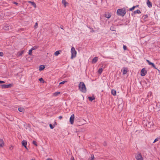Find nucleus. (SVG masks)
I'll use <instances>...</instances> for the list:
<instances>
[{
    "instance_id": "nucleus-1",
    "label": "nucleus",
    "mask_w": 160,
    "mask_h": 160,
    "mask_svg": "<svg viewBox=\"0 0 160 160\" xmlns=\"http://www.w3.org/2000/svg\"><path fill=\"white\" fill-rule=\"evenodd\" d=\"M126 13V9L124 8L119 9L117 10V13L118 15L122 17L124 16Z\"/></svg>"
},
{
    "instance_id": "nucleus-2",
    "label": "nucleus",
    "mask_w": 160,
    "mask_h": 160,
    "mask_svg": "<svg viewBox=\"0 0 160 160\" xmlns=\"http://www.w3.org/2000/svg\"><path fill=\"white\" fill-rule=\"evenodd\" d=\"M79 90L82 92L85 93L86 92V88L83 82H80L79 86Z\"/></svg>"
},
{
    "instance_id": "nucleus-3",
    "label": "nucleus",
    "mask_w": 160,
    "mask_h": 160,
    "mask_svg": "<svg viewBox=\"0 0 160 160\" xmlns=\"http://www.w3.org/2000/svg\"><path fill=\"white\" fill-rule=\"evenodd\" d=\"M71 59H73L75 58L76 56L77 52L76 51L75 48L73 47H72L71 49Z\"/></svg>"
},
{
    "instance_id": "nucleus-4",
    "label": "nucleus",
    "mask_w": 160,
    "mask_h": 160,
    "mask_svg": "<svg viewBox=\"0 0 160 160\" xmlns=\"http://www.w3.org/2000/svg\"><path fill=\"white\" fill-rule=\"evenodd\" d=\"M135 157L137 160H143V158L140 153H138Z\"/></svg>"
},
{
    "instance_id": "nucleus-5",
    "label": "nucleus",
    "mask_w": 160,
    "mask_h": 160,
    "mask_svg": "<svg viewBox=\"0 0 160 160\" xmlns=\"http://www.w3.org/2000/svg\"><path fill=\"white\" fill-rule=\"evenodd\" d=\"M12 86V85L11 84H3L1 85V87L2 88H10Z\"/></svg>"
},
{
    "instance_id": "nucleus-6",
    "label": "nucleus",
    "mask_w": 160,
    "mask_h": 160,
    "mask_svg": "<svg viewBox=\"0 0 160 160\" xmlns=\"http://www.w3.org/2000/svg\"><path fill=\"white\" fill-rule=\"evenodd\" d=\"M147 73V71L145 68H143L141 72L140 75L142 76H145Z\"/></svg>"
},
{
    "instance_id": "nucleus-7",
    "label": "nucleus",
    "mask_w": 160,
    "mask_h": 160,
    "mask_svg": "<svg viewBox=\"0 0 160 160\" xmlns=\"http://www.w3.org/2000/svg\"><path fill=\"white\" fill-rule=\"evenodd\" d=\"M74 118V114H72L71 115L70 118V122L71 124H73Z\"/></svg>"
},
{
    "instance_id": "nucleus-8",
    "label": "nucleus",
    "mask_w": 160,
    "mask_h": 160,
    "mask_svg": "<svg viewBox=\"0 0 160 160\" xmlns=\"http://www.w3.org/2000/svg\"><path fill=\"white\" fill-rule=\"evenodd\" d=\"M128 68H127L124 67L123 69L122 70L123 74V75L125 74L128 71Z\"/></svg>"
},
{
    "instance_id": "nucleus-9",
    "label": "nucleus",
    "mask_w": 160,
    "mask_h": 160,
    "mask_svg": "<svg viewBox=\"0 0 160 160\" xmlns=\"http://www.w3.org/2000/svg\"><path fill=\"white\" fill-rule=\"evenodd\" d=\"M4 144V141L2 139H0V147H3Z\"/></svg>"
},
{
    "instance_id": "nucleus-10",
    "label": "nucleus",
    "mask_w": 160,
    "mask_h": 160,
    "mask_svg": "<svg viewBox=\"0 0 160 160\" xmlns=\"http://www.w3.org/2000/svg\"><path fill=\"white\" fill-rule=\"evenodd\" d=\"M147 4L148 7L149 8H151L152 7V3L150 2L149 0H148L147 2Z\"/></svg>"
},
{
    "instance_id": "nucleus-11",
    "label": "nucleus",
    "mask_w": 160,
    "mask_h": 160,
    "mask_svg": "<svg viewBox=\"0 0 160 160\" xmlns=\"http://www.w3.org/2000/svg\"><path fill=\"white\" fill-rule=\"evenodd\" d=\"M111 15L108 12H106L105 14V17L108 18H110L111 17Z\"/></svg>"
},
{
    "instance_id": "nucleus-12",
    "label": "nucleus",
    "mask_w": 160,
    "mask_h": 160,
    "mask_svg": "<svg viewBox=\"0 0 160 160\" xmlns=\"http://www.w3.org/2000/svg\"><path fill=\"white\" fill-rule=\"evenodd\" d=\"M22 145L23 146H24L27 149V146H26L27 143V142L26 141H25V140L22 141Z\"/></svg>"
},
{
    "instance_id": "nucleus-13",
    "label": "nucleus",
    "mask_w": 160,
    "mask_h": 160,
    "mask_svg": "<svg viewBox=\"0 0 160 160\" xmlns=\"http://www.w3.org/2000/svg\"><path fill=\"white\" fill-rule=\"evenodd\" d=\"M98 58L97 57H95L92 60V62L93 63H95L97 62L98 60Z\"/></svg>"
},
{
    "instance_id": "nucleus-14",
    "label": "nucleus",
    "mask_w": 160,
    "mask_h": 160,
    "mask_svg": "<svg viewBox=\"0 0 160 160\" xmlns=\"http://www.w3.org/2000/svg\"><path fill=\"white\" fill-rule=\"evenodd\" d=\"M28 3H30L35 8L36 7V5L34 2L29 1H28Z\"/></svg>"
},
{
    "instance_id": "nucleus-15",
    "label": "nucleus",
    "mask_w": 160,
    "mask_h": 160,
    "mask_svg": "<svg viewBox=\"0 0 160 160\" xmlns=\"http://www.w3.org/2000/svg\"><path fill=\"white\" fill-rule=\"evenodd\" d=\"M18 111L21 112H24L25 111L24 109L22 108H18Z\"/></svg>"
},
{
    "instance_id": "nucleus-16",
    "label": "nucleus",
    "mask_w": 160,
    "mask_h": 160,
    "mask_svg": "<svg viewBox=\"0 0 160 160\" xmlns=\"http://www.w3.org/2000/svg\"><path fill=\"white\" fill-rule=\"evenodd\" d=\"M62 3L64 5L65 7L66 6L67 4H68V3L65 0H62Z\"/></svg>"
},
{
    "instance_id": "nucleus-17",
    "label": "nucleus",
    "mask_w": 160,
    "mask_h": 160,
    "mask_svg": "<svg viewBox=\"0 0 160 160\" xmlns=\"http://www.w3.org/2000/svg\"><path fill=\"white\" fill-rule=\"evenodd\" d=\"M112 94L114 96H115L116 94V91L114 90H112L111 91Z\"/></svg>"
},
{
    "instance_id": "nucleus-18",
    "label": "nucleus",
    "mask_w": 160,
    "mask_h": 160,
    "mask_svg": "<svg viewBox=\"0 0 160 160\" xmlns=\"http://www.w3.org/2000/svg\"><path fill=\"white\" fill-rule=\"evenodd\" d=\"M45 68V67L43 65H41L40 66L39 70L40 71H41L43 70Z\"/></svg>"
},
{
    "instance_id": "nucleus-19",
    "label": "nucleus",
    "mask_w": 160,
    "mask_h": 160,
    "mask_svg": "<svg viewBox=\"0 0 160 160\" xmlns=\"http://www.w3.org/2000/svg\"><path fill=\"white\" fill-rule=\"evenodd\" d=\"M153 124L152 122H148L147 123H146V126L149 127V126H151Z\"/></svg>"
},
{
    "instance_id": "nucleus-20",
    "label": "nucleus",
    "mask_w": 160,
    "mask_h": 160,
    "mask_svg": "<svg viewBox=\"0 0 160 160\" xmlns=\"http://www.w3.org/2000/svg\"><path fill=\"white\" fill-rule=\"evenodd\" d=\"M141 11L139 10H137L134 11V14L138 13L139 14L141 13Z\"/></svg>"
},
{
    "instance_id": "nucleus-21",
    "label": "nucleus",
    "mask_w": 160,
    "mask_h": 160,
    "mask_svg": "<svg viewBox=\"0 0 160 160\" xmlns=\"http://www.w3.org/2000/svg\"><path fill=\"white\" fill-rule=\"evenodd\" d=\"M103 70V69L102 68H99L98 71V73L100 74H101Z\"/></svg>"
},
{
    "instance_id": "nucleus-22",
    "label": "nucleus",
    "mask_w": 160,
    "mask_h": 160,
    "mask_svg": "<svg viewBox=\"0 0 160 160\" xmlns=\"http://www.w3.org/2000/svg\"><path fill=\"white\" fill-rule=\"evenodd\" d=\"M38 48V46H35L34 47H32V48H31V49L32 50H36V49H37V48Z\"/></svg>"
},
{
    "instance_id": "nucleus-23",
    "label": "nucleus",
    "mask_w": 160,
    "mask_h": 160,
    "mask_svg": "<svg viewBox=\"0 0 160 160\" xmlns=\"http://www.w3.org/2000/svg\"><path fill=\"white\" fill-rule=\"evenodd\" d=\"M88 99L90 101H92L94 99V97H88Z\"/></svg>"
},
{
    "instance_id": "nucleus-24",
    "label": "nucleus",
    "mask_w": 160,
    "mask_h": 160,
    "mask_svg": "<svg viewBox=\"0 0 160 160\" xmlns=\"http://www.w3.org/2000/svg\"><path fill=\"white\" fill-rule=\"evenodd\" d=\"M60 53H59V51H56L55 53H54V55L55 56H58V55H59V54Z\"/></svg>"
},
{
    "instance_id": "nucleus-25",
    "label": "nucleus",
    "mask_w": 160,
    "mask_h": 160,
    "mask_svg": "<svg viewBox=\"0 0 160 160\" xmlns=\"http://www.w3.org/2000/svg\"><path fill=\"white\" fill-rule=\"evenodd\" d=\"M32 50L31 49L29 51L28 54L30 55H32Z\"/></svg>"
},
{
    "instance_id": "nucleus-26",
    "label": "nucleus",
    "mask_w": 160,
    "mask_h": 160,
    "mask_svg": "<svg viewBox=\"0 0 160 160\" xmlns=\"http://www.w3.org/2000/svg\"><path fill=\"white\" fill-rule=\"evenodd\" d=\"M94 158V156L93 155H91V158H88V160H93Z\"/></svg>"
},
{
    "instance_id": "nucleus-27",
    "label": "nucleus",
    "mask_w": 160,
    "mask_h": 160,
    "mask_svg": "<svg viewBox=\"0 0 160 160\" xmlns=\"http://www.w3.org/2000/svg\"><path fill=\"white\" fill-rule=\"evenodd\" d=\"M60 93V92H57L54 93V95L55 96H57Z\"/></svg>"
},
{
    "instance_id": "nucleus-28",
    "label": "nucleus",
    "mask_w": 160,
    "mask_h": 160,
    "mask_svg": "<svg viewBox=\"0 0 160 160\" xmlns=\"http://www.w3.org/2000/svg\"><path fill=\"white\" fill-rule=\"evenodd\" d=\"M146 61L147 62H148V64L149 65H151L152 63V62H151L149 60H146Z\"/></svg>"
},
{
    "instance_id": "nucleus-29",
    "label": "nucleus",
    "mask_w": 160,
    "mask_h": 160,
    "mask_svg": "<svg viewBox=\"0 0 160 160\" xmlns=\"http://www.w3.org/2000/svg\"><path fill=\"white\" fill-rule=\"evenodd\" d=\"M159 139V138H156L155 139V140H154V141H153V143H155L157 141H158Z\"/></svg>"
},
{
    "instance_id": "nucleus-30",
    "label": "nucleus",
    "mask_w": 160,
    "mask_h": 160,
    "mask_svg": "<svg viewBox=\"0 0 160 160\" xmlns=\"http://www.w3.org/2000/svg\"><path fill=\"white\" fill-rule=\"evenodd\" d=\"M32 143L34 144V145H35L36 146H37V142H36L35 141H32Z\"/></svg>"
},
{
    "instance_id": "nucleus-31",
    "label": "nucleus",
    "mask_w": 160,
    "mask_h": 160,
    "mask_svg": "<svg viewBox=\"0 0 160 160\" xmlns=\"http://www.w3.org/2000/svg\"><path fill=\"white\" fill-rule=\"evenodd\" d=\"M135 8V6H133L132 7V8H130V9H129V10L130 11H132L133 10H134Z\"/></svg>"
},
{
    "instance_id": "nucleus-32",
    "label": "nucleus",
    "mask_w": 160,
    "mask_h": 160,
    "mask_svg": "<svg viewBox=\"0 0 160 160\" xmlns=\"http://www.w3.org/2000/svg\"><path fill=\"white\" fill-rule=\"evenodd\" d=\"M67 81H63L62 82H60L59 83V84H64L65 82H66Z\"/></svg>"
},
{
    "instance_id": "nucleus-33",
    "label": "nucleus",
    "mask_w": 160,
    "mask_h": 160,
    "mask_svg": "<svg viewBox=\"0 0 160 160\" xmlns=\"http://www.w3.org/2000/svg\"><path fill=\"white\" fill-rule=\"evenodd\" d=\"M38 26V23L37 22H36L34 25V27L35 28H37Z\"/></svg>"
},
{
    "instance_id": "nucleus-34",
    "label": "nucleus",
    "mask_w": 160,
    "mask_h": 160,
    "mask_svg": "<svg viewBox=\"0 0 160 160\" xmlns=\"http://www.w3.org/2000/svg\"><path fill=\"white\" fill-rule=\"evenodd\" d=\"M123 48L124 50H126L127 49V46L125 45H124L123 46Z\"/></svg>"
},
{
    "instance_id": "nucleus-35",
    "label": "nucleus",
    "mask_w": 160,
    "mask_h": 160,
    "mask_svg": "<svg viewBox=\"0 0 160 160\" xmlns=\"http://www.w3.org/2000/svg\"><path fill=\"white\" fill-rule=\"evenodd\" d=\"M39 81L41 82H44V80L42 78H41L39 79Z\"/></svg>"
},
{
    "instance_id": "nucleus-36",
    "label": "nucleus",
    "mask_w": 160,
    "mask_h": 160,
    "mask_svg": "<svg viewBox=\"0 0 160 160\" xmlns=\"http://www.w3.org/2000/svg\"><path fill=\"white\" fill-rule=\"evenodd\" d=\"M4 54L3 52H0V56L2 57L3 56Z\"/></svg>"
},
{
    "instance_id": "nucleus-37",
    "label": "nucleus",
    "mask_w": 160,
    "mask_h": 160,
    "mask_svg": "<svg viewBox=\"0 0 160 160\" xmlns=\"http://www.w3.org/2000/svg\"><path fill=\"white\" fill-rule=\"evenodd\" d=\"M49 126L51 129H53L54 128V127L51 124H50Z\"/></svg>"
},
{
    "instance_id": "nucleus-38",
    "label": "nucleus",
    "mask_w": 160,
    "mask_h": 160,
    "mask_svg": "<svg viewBox=\"0 0 160 160\" xmlns=\"http://www.w3.org/2000/svg\"><path fill=\"white\" fill-rule=\"evenodd\" d=\"M151 65H152V67L154 68H156L155 67V65L153 63H152V64Z\"/></svg>"
},
{
    "instance_id": "nucleus-39",
    "label": "nucleus",
    "mask_w": 160,
    "mask_h": 160,
    "mask_svg": "<svg viewBox=\"0 0 160 160\" xmlns=\"http://www.w3.org/2000/svg\"><path fill=\"white\" fill-rule=\"evenodd\" d=\"M5 82L0 80V84L1 83H4Z\"/></svg>"
},
{
    "instance_id": "nucleus-40",
    "label": "nucleus",
    "mask_w": 160,
    "mask_h": 160,
    "mask_svg": "<svg viewBox=\"0 0 160 160\" xmlns=\"http://www.w3.org/2000/svg\"><path fill=\"white\" fill-rule=\"evenodd\" d=\"M58 118L60 119H61L62 118V116H59L58 117Z\"/></svg>"
},
{
    "instance_id": "nucleus-41",
    "label": "nucleus",
    "mask_w": 160,
    "mask_h": 160,
    "mask_svg": "<svg viewBox=\"0 0 160 160\" xmlns=\"http://www.w3.org/2000/svg\"><path fill=\"white\" fill-rule=\"evenodd\" d=\"M22 53H23V51H22V52L20 53V54H19V55H21Z\"/></svg>"
},
{
    "instance_id": "nucleus-42",
    "label": "nucleus",
    "mask_w": 160,
    "mask_h": 160,
    "mask_svg": "<svg viewBox=\"0 0 160 160\" xmlns=\"http://www.w3.org/2000/svg\"><path fill=\"white\" fill-rule=\"evenodd\" d=\"M13 3L16 5H18V3L16 2H14Z\"/></svg>"
},
{
    "instance_id": "nucleus-43",
    "label": "nucleus",
    "mask_w": 160,
    "mask_h": 160,
    "mask_svg": "<svg viewBox=\"0 0 160 160\" xmlns=\"http://www.w3.org/2000/svg\"><path fill=\"white\" fill-rule=\"evenodd\" d=\"M152 92H149L148 93V96H149V95L150 94V95H151V94H152Z\"/></svg>"
},
{
    "instance_id": "nucleus-44",
    "label": "nucleus",
    "mask_w": 160,
    "mask_h": 160,
    "mask_svg": "<svg viewBox=\"0 0 160 160\" xmlns=\"http://www.w3.org/2000/svg\"><path fill=\"white\" fill-rule=\"evenodd\" d=\"M71 160H75L73 157H72L71 158Z\"/></svg>"
},
{
    "instance_id": "nucleus-45",
    "label": "nucleus",
    "mask_w": 160,
    "mask_h": 160,
    "mask_svg": "<svg viewBox=\"0 0 160 160\" xmlns=\"http://www.w3.org/2000/svg\"><path fill=\"white\" fill-rule=\"evenodd\" d=\"M47 160H53L52 159L48 158L47 159Z\"/></svg>"
},
{
    "instance_id": "nucleus-46",
    "label": "nucleus",
    "mask_w": 160,
    "mask_h": 160,
    "mask_svg": "<svg viewBox=\"0 0 160 160\" xmlns=\"http://www.w3.org/2000/svg\"><path fill=\"white\" fill-rule=\"evenodd\" d=\"M63 26H61V27H60L62 29H63Z\"/></svg>"
},
{
    "instance_id": "nucleus-47",
    "label": "nucleus",
    "mask_w": 160,
    "mask_h": 160,
    "mask_svg": "<svg viewBox=\"0 0 160 160\" xmlns=\"http://www.w3.org/2000/svg\"><path fill=\"white\" fill-rule=\"evenodd\" d=\"M138 6H139L138 5H137L134 6L135 7V8H136V7H138Z\"/></svg>"
},
{
    "instance_id": "nucleus-48",
    "label": "nucleus",
    "mask_w": 160,
    "mask_h": 160,
    "mask_svg": "<svg viewBox=\"0 0 160 160\" xmlns=\"http://www.w3.org/2000/svg\"><path fill=\"white\" fill-rule=\"evenodd\" d=\"M31 160H33V159H32Z\"/></svg>"
}]
</instances>
